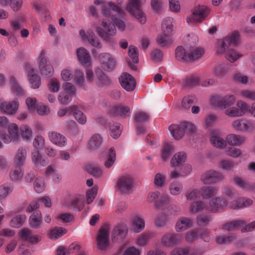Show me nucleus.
<instances>
[{"label":"nucleus","mask_w":255,"mask_h":255,"mask_svg":"<svg viewBox=\"0 0 255 255\" xmlns=\"http://www.w3.org/2000/svg\"><path fill=\"white\" fill-rule=\"evenodd\" d=\"M103 14L106 19H104L100 25L96 28V31L104 40L109 41L111 37L116 33L115 24L120 30H125L126 25L124 22L114 17L116 15L120 17L124 16V12L120 5L110 2L105 6Z\"/></svg>","instance_id":"f257e3e1"},{"label":"nucleus","mask_w":255,"mask_h":255,"mask_svg":"<svg viewBox=\"0 0 255 255\" xmlns=\"http://www.w3.org/2000/svg\"><path fill=\"white\" fill-rule=\"evenodd\" d=\"M126 9L133 15L140 24H144L146 23V17L140 9L139 0H129Z\"/></svg>","instance_id":"f03ea898"},{"label":"nucleus","mask_w":255,"mask_h":255,"mask_svg":"<svg viewBox=\"0 0 255 255\" xmlns=\"http://www.w3.org/2000/svg\"><path fill=\"white\" fill-rule=\"evenodd\" d=\"M209 9L205 5H199L194 7L192 14L187 17V22L190 23L201 22L209 14Z\"/></svg>","instance_id":"7ed1b4c3"},{"label":"nucleus","mask_w":255,"mask_h":255,"mask_svg":"<svg viewBox=\"0 0 255 255\" xmlns=\"http://www.w3.org/2000/svg\"><path fill=\"white\" fill-rule=\"evenodd\" d=\"M110 229L108 225H104L99 229L96 238L98 248L100 250H106L109 245Z\"/></svg>","instance_id":"20e7f679"},{"label":"nucleus","mask_w":255,"mask_h":255,"mask_svg":"<svg viewBox=\"0 0 255 255\" xmlns=\"http://www.w3.org/2000/svg\"><path fill=\"white\" fill-rule=\"evenodd\" d=\"M235 102V98L233 95H226L224 97L214 96L211 99V103L216 107L221 109H225Z\"/></svg>","instance_id":"39448f33"},{"label":"nucleus","mask_w":255,"mask_h":255,"mask_svg":"<svg viewBox=\"0 0 255 255\" xmlns=\"http://www.w3.org/2000/svg\"><path fill=\"white\" fill-rule=\"evenodd\" d=\"M63 87L64 91L60 93L58 100L62 104L66 105L71 101L72 96L75 94V88L70 83H66Z\"/></svg>","instance_id":"423d86ee"},{"label":"nucleus","mask_w":255,"mask_h":255,"mask_svg":"<svg viewBox=\"0 0 255 255\" xmlns=\"http://www.w3.org/2000/svg\"><path fill=\"white\" fill-rule=\"evenodd\" d=\"M18 127L15 124H11L8 127V134L0 131V138L5 143H9L12 141L18 139Z\"/></svg>","instance_id":"0eeeda50"},{"label":"nucleus","mask_w":255,"mask_h":255,"mask_svg":"<svg viewBox=\"0 0 255 255\" xmlns=\"http://www.w3.org/2000/svg\"><path fill=\"white\" fill-rule=\"evenodd\" d=\"M117 186L121 192L128 193L132 190L134 181L130 175H124L119 179Z\"/></svg>","instance_id":"6e6552de"},{"label":"nucleus","mask_w":255,"mask_h":255,"mask_svg":"<svg viewBox=\"0 0 255 255\" xmlns=\"http://www.w3.org/2000/svg\"><path fill=\"white\" fill-rule=\"evenodd\" d=\"M39 68L42 75L47 76L54 72V69L45 56V52L42 51L38 58Z\"/></svg>","instance_id":"1a4fd4ad"},{"label":"nucleus","mask_w":255,"mask_h":255,"mask_svg":"<svg viewBox=\"0 0 255 255\" xmlns=\"http://www.w3.org/2000/svg\"><path fill=\"white\" fill-rule=\"evenodd\" d=\"M119 80L122 87L127 91H132L136 87L135 79L128 73H123Z\"/></svg>","instance_id":"9d476101"},{"label":"nucleus","mask_w":255,"mask_h":255,"mask_svg":"<svg viewBox=\"0 0 255 255\" xmlns=\"http://www.w3.org/2000/svg\"><path fill=\"white\" fill-rule=\"evenodd\" d=\"M25 70L27 72L28 79L31 87L33 89L38 88L41 84L39 76L35 73L34 69L31 67L30 64L25 65Z\"/></svg>","instance_id":"9b49d317"},{"label":"nucleus","mask_w":255,"mask_h":255,"mask_svg":"<svg viewBox=\"0 0 255 255\" xmlns=\"http://www.w3.org/2000/svg\"><path fill=\"white\" fill-rule=\"evenodd\" d=\"M232 127L239 131H252L254 129V124L246 119H237L232 123Z\"/></svg>","instance_id":"f8f14e48"},{"label":"nucleus","mask_w":255,"mask_h":255,"mask_svg":"<svg viewBox=\"0 0 255 255\" xmlns=\"http://www.w3.org/2000/svg\"><path fill=\"white\" fill-rule=\"evenodd\" d=\"M99 60L102 64V68L107 71H111L115 67L116 62L114 58L109 53L101 54Z\"/></svg>","instance_id":"ddd939ff"},{"label":"nucleus","mask_w":255,"mask_h":255,"mask_svg":"<svg viewBox=\"0 0 255 255\" xmlns=\"http://www.w3.org/2000/svg\"><path fill=\"white\" fill-rule=\"evenodd\" d=\"M159 195L158 192L150 193L147 198L148 202H154L156 208H160L168 204L169 202V198L168 196H164L157 200Z\"/></svg>","instance_id":"4468645a"},{"label":"nucleus","mask_w":255,"mask_h":255,"mask_svg":"<svg viewBox=\"0 0 255 255\" xmlns=\"http://www.w3.org/2000/svg\"><path fill=\"white\" fill-rule=\"evenodd\" d=\"M19 103L17 99L11 102H5L1 104L0 109L4 113L8 115L15 114L18 110Z\"/></svg>","instance_id":"2eb2a0df"},{"label":"nucleus","mask_w":255,"mask_h":255,"mask_svg":"<svg viewBox=\"0 0 255 255\" xmlns=\"http://www.w3.org/2000/svg\"><path fill=\"white\" fill-rule=\"evenodd\" d=\"M21 239L31 244H36L41 240V237L34 235L32 232L28 229H23L19 232Z\"/></svg>","instance_id":"dca6fc26"},{"label":"nucleus","mask_w":255,"mask_h":255,"mask_svg":"<svg viewBox=\"0 0 255 255\" xmlns=\"http://www.w3.org/2000/svg\"><path fill=\"white\" fill-rule=\"evenodd\" d=\"M181 238L178 234L167 233L161 237V243L165 246L171 247L181 241Z\"/></svg>","instance_id":"f3484780"},{"label":"nucleus","mask_w":255,"mask_h":255,"mask_svg":"<svg viewBox=\"0 0 255 255\" xmlns=\"http://www.w3.org/2000/svg\"><path fill=\"white\" fill-rule=\"evenodd\" d=\"M224 176L215 171H209L202 176V180L205 184H210L222 180Z\"/></svg>","instance_id":"a211bd4d"},{"label":"nucleus","mask_w":255,"mask_h":255,"mask_svg":"<svg viewBox=\"0 0 255 255\" xmlns=\"http://www.w3.org/2000/svg\"><path fill=\"white\" fill-rule=\"evenodd\" d=\"M80 34L84 41L87 40L92 46L98 48L101 47L99 40L95 36L93 31H88L86 34L85 30H81Z\"/></svg>","instance_id":"6ab92c4d"},{"label":"nucleus","mask_w":255,"mask_h":255,"mask_svg":"<svg viewBox=\"0 0 255 255\" xmlns=\"http://www.w3.org/2000/svg\"><path fill=\"white\" fill-rule=\"evenodd\" d=\"M49 140L53 144L60 146H64L66 143L67 139L63 134L54 131H50L48 134Z\"/></svg>","instance_id":"aec40b11"},{"label":"nucleus","mask_w":255,"mask_h":255,"mask_svg":"<svg viewBox=\"0 0 255 255\" xmlns=\"http://www.w3.org/2000/svg\"><path fill=\"white\" fill-rule=\"evenodd\" d=\"M227 204V201L224 199L216 198L211 200L207 209L213 212H216L226 207Z\"/></svg>","instance_id":"412c9836"},{"label":"nucleus","mask_w":255,"mask_h":255,"mask_svg":"<svg viewBox=\"0 0 255 255\" xmlns=\"http://www.w3.org/2000/svg\"><path fill=\"white\" fill-rule=\"evenodd\" d=\"M253 201L252 199L247 197H240L236 201L230 203L229 207L233 209L246 208L252 205Z\"/></svg>","instance_id":"4be33fe9"},{"label":"nucleus","mask_w":255,"mask_h":255,"mask_svg":"<svg viewBox=\"0 0 255 255\" xmlns=\"http://www.w3.org/2000/svg\"><path fill=\"white\" fill-rule=\"evenodd\" d=\"M131 225L132 229L136 233H139L142 231L145 227V222L143 218L138 216L135 215L131 219Z\"/></svg>","instance_id":"5701e85b"},{"label":"nucleus","mask_w":255,"mask_h":255,"mask_svg":"<svg viewBox=\"0 0 255 255\" xmlns=\"http://www.w3.org/2000/svg\"><path fill=\"white\" fill-rule=\"evenodd\" d=\"M111 114L113 116H119L124 118L128 116L130 109L127 106L119 105L113 107L111 110Z\"/></svg>","instance_id":"b1692460"},{"label":"nucleus","mask_w":255,"mask_h":255,"mask_svg":"<svg viewBox=\"0 0 255 255\" xmlns=\"http://www.w3.org/2000/svg\"><path fill=\"white\" fill-rule=\"evenodd\" d=\"M84 196L82 195H78L74 196L70 203L66 206L71 208L81 210L84 208Z\"/></svg>","instance_id":"393cba45"},{"label":"nucleus","mask_w":255,"mask_h":255,"mask_svg":"<svg viewBox=\"0 0 255 255\" xmlns=\"http://www.w3.org/2000/svg\"><path fill=\"white\" fill-rule=\"evenodd\" d=\"M188 52L189 61H191L201 58L205 53V50L202 47L191 46Z\"/></svg>","instance_id":"a878e982"},{"label":"nucleus","mask_w":255,"mask_h":255,"mask_svg":"<svg viewBox=\"0 0 255 255\" xmlns=\"http://www.w3.org/2000/svg\"><path fill=\"white\" fill-rule=\"evenodd\" d=\"M244 136L236 134H230L226 137L227 142L232 146H239L245 141Z\"/></svg>","instance_id":"bb28decb"},{"label":"nucleus","mask_w":255,"mask_h":255,"mask_svg":"<svg viewBox=\"0 0 255 255\" xmlns=\"http://www.w3.org/2000/svg\"><path fill=\"white\" fill-rule=\"evenodd\" d=\"M192 225V222L190 219L182 217L177 222L175 230L178 232H182L189 228Z\"/></svg>","instance_id":"cd10ccee"},{"label":"nucleus","mask_w":255,"mask_h":255,"mask_svg":"<svg viewBox=\"0 0 255 255\" xmlns=\"http://www.w3.org/2000/svg\"><path fill=\"white\" fill-rule=\"evenodd\" d=\"M70 114H72L75 119L80 124H84L87 121V118L83 113L78 110L77 106L73 105L69 107Z\"/></svg>","instance_id":"c85d7f7f"},{"label":"nucleus","mask_w":255,"mask_h":255,"mask_svg":"<svg viewBox=\"0 0 255 255\" xmlns=\"http://www.w3.org/2000/svg\"><path fill=\"white\" fill-rule=\"evenodd\" d=\"M77 55L80 62L83 64H89L91 62V58L88 51L83 47L77 50Z\"/></svg>","instance_id":"c756f323"},{"label":"nucleus","mask_w":255,"mask_h":255,"mask_svg":"<svg viewBox=\"0 0 255 255\" xmlns=\"http://www.w3.org/2000/svg\"><path fill=\"white\" fill-rule=\"evenodd\" d=\"M153 237V233L145 232L139 235L135 240V243L138 246H145L148 241Z\"/></svg>","instance_id":"7c9ffc66"},{"label":"nucleus","mask_w":255,"mask_h":255,"mask_svg":"<svg viewBox=\"0 0 255 255\" xmlns=\"http://www.w3.org/2000/svg\"><path fill=\"white\" fill-rule=\"evenodd\" d=\"M173 19L172 17H166L162 22V30L163 33L172 35L173 32Z\"/></svg>","instance_id":"2f4dec72"},{"label":"nucleus","mask_w":255,"mask_h":255,"mask_svg":"<svg viewBox=\"0 0 255 255\" xmlns=\"http://www.w3.org/2000/svg\"><path fill=\"white\" fill-rule=\"evenodd\" d=\"M181 128V124L178 125H171L169 127V130L171 134L176 139L181 138L184 135V131Z\"/></svg>","instance_id":"473e14b6"},{"label":"nucleus","mask_w":255,"mask_h":255,"mask_svg":"<svg viewBox=\"0 0 255 255\" xmlns=\"http://www.w3.org/2000/svg\"><path fill=\"white\" fill-rule=\"evenodd\" d=\"M84 169L88 173L97 177L101 176L103 173L102 170L100 167L91 163L86 164L84 166Z\"/></svg>","instance_id":"72a5a7b5"},{"label":"nucleus","mask_w":255,"mask_h":255,"mask_svg":"<svg viewBox=\"0 0 255 255\" xmlns=\"http://www.w3.org/2000/svg\"><path fill=\"white\" fill-rule=\"evenodd\" d=\"M189 52L186 51L182 46H178L175 50L176 59L182 62H189Z\"/></svg>","instance_id":"f704fd0d"},{"label":"nucleus","mask_w":255,"mask_h":255,"mask_svg":"<svg viewBox=\"0 0 255 255\" xmlns=\"http://www.w3.org/2000/svg\"><path fill=\"white\" fill-rule=\"evenodd\" d=\"M96 75L97 76V78L95 80V82L99 87L107 85L110 83V79L105 75L101 70H98L96 71Z\"/></svg>","instance_id":"c9c22d12"},{"label":"nucleus","mask_w":255,"mask_h":255,"mask_svg":"<svg viewBox=\"0 0 255 255\" xmlns=\"http://www.w3.org/2000/svg\"><path fill=\"white\" fill-rule=\"evenodd\" d=\"M211 144L217 147L222 148L226 145V142L215 131L211 132V136L210 138Z\"/></svg>","instance_id":"e433bc0d"},{"label":"nucleus","mask_w":255,"mask_h":255,"mask_svg":"<svg viewBox=\"0 0 255 255\" xmlns=\"http://www.w3.org/2000/svg\"><path fill=\"white\" fill-rule=\"evenodd\" d=\"M203 252L195 250L191 254H189V249L188 248H179L173 250L171 253V255H202Z\"/></svg>","instance_id":"4c0bfd02"},{"label":"nucleus","mask_w":255,"mask_h":255,"mask_svg":"<svg viewBox=\"0 0 255 255\" xmlns=\"http://www.w3.org/2000/svg\"><path fill=\"white\" fill-rule=\"evenodd\" d=\"M102 143V138L99 134H94L90 138L88 143V147L91 150L98 148Z\"/></svg>","instance_id":"58836bf2"},{"label":"nucleus","mask_w":255,"mask_h":255,"mask_svg":"<svg viewBox=\"0 0 255 255\" xmlns=\"http://www.w3.org/2000/svg\"><path fill=\"white\" fill-rule=\"evenodd\" d=\"M186 159V155L183 152H179L174 155L171 160V164L173 166H179L182 164Z\"/></svg>","instance_id":"ea45409f"},{"label":"nucleus","mask_w":255,"mask_h":255,"mask_svg":"<svg viewBox=\"0 0 255 255\" xmlns=\"http://www.w3.org/2000/svg\"><path fill=\"white\" fill-rule=\"evenodd\" d=\"M30 226L34 228L39 227L41 223V214L40 212H35L30 216L29 220Z\"/></svg>","instance_id":"a19ab883"},{"label":"nucleus","mask_w":255,"mask_h":255,"mask_svg":"<svg viewBox=\"0 0 255 255\" xmlns=\"http://www.w3.org/2000/svg\"><path fill=\"white\" fill-rule=\"evenodd\" d=\"M229 45H237L240 43V34L238 31H234L224 38Z\"/></svg>","instance_id":"79ce46f5"},{"label":"nucleus","mask_w":255,"mask_h":255,"mask_svg":"<svg viewBox=\"0 0 255 255\" xmlns=\"http://www.w3.org/2000/svg\"><path fill=\"white\" fill-rule=\"evenodd\" d=\"M200 79L195 75H191L187 76L184 80V85L186 87L192 88L199 84Z\"/></svg>","instance_id":"37998d69"},{"label":"nucleus","mask_w":255,"mask_h":255,"mask_svg":"<svg viewBox=\"0 0 255 255\" xmlns=\"http://www.w3.org/2000/svg\"><path fill=\"white\" fill-rule=\"evenodd\" d=\"M128 229L127 226L124 224H120L117 226L113 230V235L121 239L125 238L127 234Z\"/></svg>","instance_id":"c03bdc74"},{"label":"nucleus","mask_w":255,"mask_h":255,"mask_svg":"<svg viewBox=\"0 0 255 255\" xmlns=\"http://www.w3.org/2000/svg\"><path fill=\"white\" fill-rule=\"evenodd\" d=\"M245 224L246 222L243 220L233 221L226 224L224 226L223 229L229 231H232L243 227Z\"/></svg>","instance_id":"a18cd8bd"},{"label":"nucleus","mask_w":255,"mask_h":255,"mask_svg":"<svg viewBox=\"0 0 255 255\" xmlns=\"http://www.w3.org/2000/svg\"><path fill=\"white\" fill-rule=\"evenodd\" d=\"M20 134L24 140H29L32 136V129L27 125H22L19 128Z\"/></svg>","instance_id":"49530a36"},{"label":"nucleus","mask_w":255,"mask_h":255,"mask_svg":"<svg viewBox=\"0 0 255 255\" xmlns=\"http://www.w3.org/2000/svg\"><path fill=\"white\" fill-rule=\"evenodd\" d=\"M67 230L62 227H56L52 229L49 234V237L52 240H55L65 234Z\"/></svg>","instance_id":"de8ad7c7"},{"label":"nucleus","mask_w":255,"mask_h":255,"mask_svg":"<svg viewBox=\"0 0 255 255\" xmlns=\"http://www.w3.org/2000/svg\"><path fill=\"white\" fill-rule=\"evenodd\" d=\"M26 151L23 148H19L15 157V163L17 166H21L23 164L25 160Z\"/></svg>","instance_id":"09e8293b"},{"label":"nucleus","mask_w":255,"mask_h":255,"mask_svg":"<svg viewBox=\"0 0 255 255\" xmlns=\"http://www.w3.org/2000/svg\"><path fill=\"white\" fill-rule=\"evenodd\" d=\"M171 35L164 34L159 35L157 38V41L162 46H166L171 44L173 42Z\"/></svg>","instance_id":"8fccbe9b"},{"label":"nucleus","mask_w":255,"mask_h":255,"mask_svg":"<svg viewBox=\"0 0 255 255\" xmlns=\"http://www.w3.org/2000/svg\"><path fill=\"white\" fill-rule=\"evenodd\" d=\"M217 190L211 187H206L203 188L201 192V195L204 199L211 198L217 193Z\"/></svg>","instance_id":"3c124183"},{"label":"nucleus","mask_w":255,"mask_h":255,"mask_svg":"<svg viewBox=\"0 0 255 255\" xmlns=\"http://www.w3.org/2000/svg\"><path fill=\"white\" fill-rule=\"evenodd\" d=\"M226 58L231 62H234L242 56V55L234 49H230L225 54Z\"/></svg>","instance_id":"603ef678"},{"label":"nucleus","mask_w":255,"mask_h":255,"mask_svg":"<svg viewBox=\"0 0 255 255\" xmlns=\"http://www.w3.org/2000/svg\"><path fill=\"white\" fill-rule=\"evenodd\" d=\"M183 189L182 184L179 182L174 181L169 185V191L171 194L177 195L181 193Z\"/></svg>","instance_id":"864d4df0"},{"label":"nucleus","mask_w":255,"mask_h":255,"mask_svg":"<svg viewBox=\"0 0 255 255\" xmlns=\"http://www.w3.org/2000/svg\"><path fill=\"white\" fill-rule=\"evenodd\" d=\"M32 159L36 164H40L43 166L46 165L47 162L43 159H42L41 155L39 154V151L35 149L32 153Z\"/></svg>","instance_id":"5fc2aeb1"},{"label":"nucleus","mask_w":255,"mask_h":255,"mask_svg":"<svg viewBox=\"0 0 255 255\" xmlns=\"http://www.w3.org/2000/svg\"><path fill=\"white\" fill-rule=\"evenodd\" d=\"M205 206L202 201H195L192 203L190 206V212L192 214L197 213L202 211Z\"/></svg>","instance_id":"6e6d98bb"},{"label":"nucleus","mask_w":255,"mask_h":255,"mask_svg":"<svg viewBox=\"0 0 255 255\" xmlns=\"http://www.w3.org/2000/svg\"><path fill=\"white\" fill-rule=\"evenodd\" d=\"M237 106L241 116L245 115L247 113H250V107L246 102L241 100L238 101Z\"/></svg>","instance_id":"4d7b16f0"},{"label":"nucleus","mask_w":255,"mask_h":255,"mask_svg":"<svg viewBox=\"0 0 255 255\" xmlns=\"http://www.w3.org/2000/svg\"><path fill=\"white\" fill-rule=\"evenodd\" d=\"M173 150V147L171 144L166 143L162 150L161 157L164 161H166L170 156L171 152Z\"/></svg>","instance_id":"13d9d810"},{"label":"nucleus","mask_w":255,"mask_h":255,"mask_svg":"<svg viewBox=\"0 0 255 255\" xmlns=\"http://www.w3.org/2000/svg\"><path fill=\"white\" fill-rule=\"evenodd\" d=\"M234 183L243 189L249 191L251 184L239 177H235L234 179Z\"/></svg>","instance_id":"bf43d9fd"},{"label":"nucleus","mask_w":255,"mask_h":255,"mask_svg":"<svg viewBox=\"0 0 255 255\" xmlns=\"http://www.w3.org/2000/svg\"><path fill=\"white\" fill-rule=\"evenodd\" d=\"M25 219L26 217L24 215L16 216L12 219L10 222V226L14 228H18L23 224Z\"/></svg>","instance_id":"052dcab7"},{"label":"nucleus","mask_w":255,"mask_h":255,"mask_svg":"<svg viewBox=\"0 0 255 255\" xmlns=\"http://www.w3.org/2000/svg\"><path fill=\"white\" fill-rule=\"evenodd\" d=\"M10 82L11 84L12 90L14 93L18 95H22L24 94L23 89L16 82L14 77L10 78Z\"/></svg>","instance_id":"680f3d73"},{"label":"nucleus","mask_w":255,"mask_h":255,"mask_svg":"<svg viewBox=\"0 0 255 255\" xmlns=\"http://www.w3.org/2000/svg\"><path fill=\"white\" fill-rule=\"evenodd\" d=\"M116 160V152L113 147H112L109 150L108 158L105 163V165L106 167H110L115 162Z\"/></svg>","instance_id":"e2e57ef3"},{"label":"nucleus","mask_w":255,"mask_h":255,"mask_svg":"<svg viewBox=\"0 0 255 255\" xmlns=\"http://www.w3.org/2000/svg\"><path fill=\"white\" fill-rule=\"evenodd\" d=\"M48 87L51 92H57L60 88V82L57 78H51L49 81Z\"/></svg>","instance_id":"0e129e2a"},{"label":"nucleus","mask_w":255,"mask_h":255,"mask_svg":"<svg viewBox=\"0 0 255 255\" xmlns=\"http://www.w3.org/2000/svg\"><path fill=\"white\" fill-rule=\"evenodd\" d=\"M181 128H182L185 132L188 133H194L196 130L195 126L192 123L189 122H184L181 123Z\"/></svg>","instance_id":"69168bd1"},{"label":"nucleus","mask_w":255,"mask_h":255,"mask_svg":"<svg viewBox=\"0 0 255 255\" xmlns=\"http://www.w3.org/2000/svg\"><path fill=\"white\" fill-rule=\"evenodd\" d=\"M128 54L133 63H137L138 62L137 49L134 46L130 45L129 46Z\"/></svg>","instance_id":"338daca9"},{"label":"nucleus","mask_w":255,"mask_h":255,"mask_svg":"<svg viewBox=\"0 0 255 255\" xmlns=\"http://www.w3.org/2000/svg\"><path fill=\"white\" fill-rule=\"evenodd\" d=\"M110 129V134L114 138H118L121 134L122 130L119 124L111 125Z\"/></svg>","instance_id":"774afa93"}]
</instances>
